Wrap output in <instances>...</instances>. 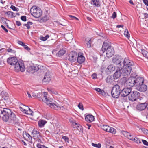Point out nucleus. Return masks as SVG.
Segmentation results:
<instances>
[{"label": "nucleus", "mask_w": 148, "mask_h": 148, "mask_svg": "<svg viewBox=\"0 0 148 148\" xmlns=\"http://www.w3.org/2000/svg\"><path fill=\"white\" fill-rule=\"evenodd\" d=\"M33 68V71L35 72L37 71L39 69V68L38 66H32Z\"/></svg>", "instance_id": "8fccbe9b"}, {"label": "nucleus", "mask_w": 148, "mask_h": 148, "mask_svg": "<svg viewBox=\"0 0 148 148\" xmlns=\"http://www.w3.org/2000/svg\"><path fill=\"white\" fill-rule=\"evenodd\" d=\"M23 136L25 140L29 142L32 141V137L28 133L25 132L23 134Z\"/></svg>", "instance_id": "b1692460"}, {"label": "nucleus", "mask_w": 148, "mask_h": 148, "mask_svg": "<svg viewBox=\"0 0 148 148\" xmlns=\"http://www.w3.org/2000/svg\"><path fill=\"white\" fill-rule=\"evenodd\" d=\"M51 79V77L49 73L47 72L45 75L42 82H43L45 83V84H47L50 81Z\"/></svg>", "instance_id": "6ab92c4d"}, {"label": "nucleus", "mask_w": 148, "mask_h": 148, "mask_svg": "<svg viewBox=\"0 0 148 148\" xmlns=\"http://www.w3.org/2000/svg\"><path fill=\"white\" fill-rule=\"evenodd\" d=\"M122 134L131 140H132V136L130 133L126 131H123L122 132Z\"/></svg>", "instance_id": "bb28decb"}, {"label": "nucleus", "mask_w": 148, "mask_h": 148, "mask_svg": "<svg viewBox=\"0 0 148 148\" xmlns=\"http://www.w3.org/2000/svg\"><path fill=\"white\" fill-rule=\"evenodd\" d=\"M33 138L36 140L40 139V138L39 132L37 130L34 129L32 132Z\"/></svg>", "instance_id": "dca6fc26"}, {"label": "nucleus", "mask_w": 148, "mask_h": 148, "mask_svg": "<svg viewBox=\"0 0 148 148\" xmlns=\"http://www.w3.org/2000/svg\"><path fill=\"white\" fill-rule=\"evenodd\" d=\"M65 38L67 41L71 40L73 39V36L71 34H67L65 36Z\"/></svg>", "instance_id": "c756f323"}, {"label": "nucleus", "mask_w": 148, "mask_h": 148, "mask_svg": "<svg viewBox=\"0 0 148 148\" xmlns=\"http://www.w3.org/2000/svg\"><path fill=\"white\" fill-rule=\"evenodd\" d=\"M106 56L108 57L112 56L114 54V50L112 47L106 50Z\"/></svg>", "instance_id": "aec40b11"}, {"label": "nucleus", "mask_w": 148, "mask_h": 148, "mask_svg": "<svg viewBox=\"0 0 148 148\" xmlns=\"http://www.w3.org/2000/svg\"><path fill=\"white\" fill-rule=\"evenodd\" d=\"M1 27L6 32H8V30L5 28V27L3 25H1Z\"/></svg>", "instance_id": "052dcab7"}, {"label": "nucleus", "mask_w": 148, "mask_h": 148, "mask_svg": "<svg viewBox=\"0 0 148 148\" xmlns=\"http://www.w3.org/2000/svg\"><path fill=\"white\" fill-rule=\"evenodd\" d=\"M116 17V13L114 12L112 14V16H111V18L113 19L115 18Z\"/></svg>", "instance_id": "6e6d98bb"}, {"label": "nucleus", "mask_w": 148, "mask_h": 148, "mask_svg": "<svg viewBox=\"0 0 148 148\" xmlns=\"http://www.w3.org/2000/svg\"><path fill=\"white\" fill-rule=\"evenodd\" d=\"M131 90L130 88L127 87V88H125L121 92V95L122 97H125L130 94Z\"/></svg>", "instance_id": "9d476101"}, {"label": "nucleus", "mask_w": 148, "mask_h": 148, "mask_svg": "<svg viewBox=\"0 0 148 148\" xmlns=\"http://www.w3.org/2000/svg\"><path fill=\"white\" fill-rule=\"evenodd\" d=\"M62 138L64 139L65 142L69 143V138L68 137L66 136H62Z\"/></svg>", "instance_id": "de8ad7c7"}, {"label": "nucleus", "mask_w": 148, "mask_h": 148, "mask_svg": "<svg viewBox=\"0 0 148 148\" xmlns=\"http://www.w3.org/2000/svg\"><path fill=\"white\" fill-rule=\"evenodd\" d=\"M114 78L112 76H109L107 78L106 81L107 83L112 84L114 83Z\"/></svg>", "instance_id": "c85d7f7f"}, {"label": "nucleus", "mask_w": 148, "mask_h": 148, "mask_svg": "<svg viewBox=\"0 0 148 148\" xmlns=\"http://www.w3.org/2000/svg\"><path fill=\"white\" fill-rule=\"evenodd\" d=\"M141 52L143 56L148 59V52L143 49H141Z\"/></svg>", "instance_id": "2f4dec72"}, {"label": "nucleus", "mask_w": 148, "mask_h": 148, "mask_svg": "<svg viewBox=\"0 0 148 148\" xmlns=\"http://www.w3.org/2000/svg\"><path fill=\"white\" fill-rule=\"evenodd\" d=\"M70 122L71 125L74 128H77L79 127L80 125L78 123H77L75 122V121L73 120H70Z\"/></svg>", "instance_id": "cd10ccee"}, {"label": "nucleus", "mask_w": 148, "mask_h": 148, "mask_svg": "<svg viewBox=\"0 0 148 148\" xmlns=\"http://www.w3.org/2000/svg\"><path fill=\"white\" fill-rule=\"evenodd\" d=\"M18 43L21 45L22 46L24 45V44H25L23 42L21 41H18Z\"/></svg>", "instance_id": "680f3d73"}, {"label": "nucleus", "mask_w": 148, "mask_h": 148, "mask_svg": "<svg viewBox=\"0 0 148 148\" xmlns=\"http://www.w3.org/2000/svg\"><path fill=\"white\" fill-rule=\"evenodd\" d=\"M92 1L93 3V5L96 7H98L99 6V0H92Z\"/></svg>", "instance_id": "473e14b6"}, {"label": "nucleus", "mask_w": 148, "mask_h": 148, "mask_svg": "<svg viewBox=\"0 0 148 148\" xmlns=\"http://www.w3.org/2000/svg\"><path fill=\"white\" fill-rule=\"evenodd\" d=\"M10 8L12 9L13 11H18L19 10V9L18 8L15 7V6L12 5Z\"/></svg>", "instance_id": "79ce46f5"}, {"label": "nucleus", "mask_w": 148, "mask_h": 148, "mask_svg": "<svg viewBox=\"0 0 148 148\" xmlns=\"http://www.w3.org/2000/svg\"><path fill=\"white\" fill-rule=\"evenodd\" d=\"M132 140H131L134 141L138 143H141L140 140L137 138L135 137L134 138H133L132 137Z\"/></svg>", "instance_id": "4c0bfd02"}, {"label": "nucleus", "mask_w": 148, "mask_h": 148, "mask_svg": "<svg viewBox=\"0 0 148 148\" xmlns=\"http://www.w3.org/2000/svg\"><path fill=\"white\" fill-rule=\"evenodd\" d=\"M144 15V18H148V14L147 13H145L143 14Z\"/></svg>", "instance_id": "774afa93"}, {"label": "nucleus", "mask_w": 148, "mask_h": 148, "mask_svg": "<svg viewBox=\"0 0 148 148\" xmlns=\"http://www.w3.org/2000/svg\"><path fill=\"white\" fill-rule=\"evenodd\" d=\"M65 53V51L64 50H60L58 53V55L60 56H61L63 55Z\"/></svg>", "instance_id": "e433bc0d"}, {"label": "nucleus", "mask_w": 148, "mask_h": 148, "mask_svg": "<svg viewBox=\"0 0 148 148\" xmlns=\"http://www.w3.org/2000/svg\"><path fill=\"white\" fill-rule=\"evenodd\" d=\"M85 60V58L83 56V54L81 53H78L77 58V62L79 64H82L83 63Z\"/></svg>", "instance_id": "a211bd4d"}, {"label": "nucleus", "mask_w": 148, "mask_h": 148, "mask_svg": "<svg viewBox=\"0 0 148 148\" xmlns=\"http://www.w3.org/2000/svg\"><path fill=\"white\" fill-rule=\"evenodd\" d=\"M49 19V17L47 16H45L42 18V20L43 21L45 22Z\"/></svg>", "instance_id": "603ef678"}, {"label": "nucleus", "mask_w": 148, "mask_h": 148, "mask_svg": "<svg viewBox=\"0 0 148 148\" xmlns=\"http://www.w3.org/2000/svg\"><path fill=\"white\" fill-rule=\"evenodd\" d=\"M111 47L110 42L108 41L104 42L101 48L102 51L104 53Z\"/></svg>", "instance_id": "ddd939ff"}, {"label": "nucleus", "mask_w": 148, "mask_h": 148, "mask_svg": "<svg viewBox=\"0 0 148 148\" xmlns=\"http://www.w3.org/2000/svg\"><path fill=\"white\" fill-rule=\"evenodd\" d=\"M142 141L144 145L148 146V142L147 141L144 140H142Z\"/></svg>", "instance_id": "bf43d9fd"}, {"label": "nucleus", "mask_w": 148, "mask_h": 148, "mask_svg": "<svg viewBox=\"0 0 148 148\" xmlns=\"http://www.w3.org/2000/svg\"><path fill=\"white\" fill-rule=\"evenodd\" d=\"M47 123V121L45 120H41L39 121L38 122V125L40 127H43Z\"/></svg>", "instance_id": "7c9ffc66"}, {"label": "nucleus", "mask_w": 148, "mask_h": 148, "mask_svg": "<svg viewBox=\"0 0 148 148\" xmlns=\"http://www.w3.org/2000/svg\"><path fill=\"white\" fill-rule=\"evenodd\" d=\"M140 95V93L137 91H131L129 96V99L132 101H135L138 98Z\"/></svg>", "instance_id": "6e6552de"}, {"label": "nucleus", "mask_w": 148, "mask_h": 148, "mask_svg": "<svg viewBox=\"0 0 148 148\" xmlns=\"http://www.w3.org/2000/svg\"><path fill=\"white\" fill-rule=\"evenodd\" d=\"M2 99L5 100H7L9 98V95L5 91H3L1 93Z\"/></svg>", "instance_id": "393cba45"}, {"label": "nucleus", "mask_w": 148, "mask_h": 148, "mask_svg": "<svg viewBox=\"0 0 148 148\" xmlns=\"http://www.w3.org/2000/svg\"><path fill=\"white\" fill-rule=\"evenodd\" d=\"M124 34L125 36L128 39L130 37V34L128 30L127 29H126L125 30Z\"/></svg>", "instance_id": "72a5a7b5"}, {"label": "nucleus", "mask_w": 148, "mask_h": 148, "mask_svg": "<svg viewBox=\"0 0 148 148\" xmlns=\"http://www.w3.org/2000/svg\"><path fill=\"white\" fill-rule=\"evenodd\" d=\"M7 63L11 65H14V68L17 71H24L25 68L22 61H18L15 57H10L7 60Z\"/></svg>", "instance_id": "f257e3e1"}, {"label": "nucleus", "mask_w": 148, "mask_h": 148, "mask_svg": "<svg viewBox=\"0 0 148 148\" xmlns=\"http://www.w3.org/2000/svg\"><path fill=\"white\" fill-rule=\"evenodd\" d=\"M69 60L71 62H74L76 60L77 53L75 51H71L69 55Z\"/></svg>", "instance_id": "9b49d317"}, {"label": "nucleus", "mask_w": 148, "mask_h": 148, "mask_svg": "<svg viewBox=\"0 0 148 148\" xmlns=\"http://www.w3.org/2000/svg\"><path fill=\"white\" fill-rule=\"evenodd\" d=\"M33 68L32 66H30L29 67L27 70V71L30 73H34L33 71Z\"/></svg>", "instance_id": "58836bf2"}, {"label": "nucleus", "mask_w": 148, "mask_h": 148, "mask_svg": "<svg viewBox=\"0 0 148 148\" xmlns=\"http://www.w3.org/2000/svg\"><path fill=\"white\" fill-rule=\"evenodd\" d=\"M136 88L138 91L144 92L147 90V86L146 85L143 84L139 87H136Z\"/></svg>", "instance_id": "412c9836"}, {"label": "nucleus", "mask_w": 148, "mask_h": 148, "mask_svg": "<svg viewBox=\"0 0 148 148\" xmlns=\"http://www.w3.org/2000/svg\"><path fill=\"white\" fill-rule=\"evenodd\" d=\"M38 100L40 101H42L45 103L50 107L54 109L58 110L61 108L60 106H58L53 103V100L52 99H50L49 101H48L47 100L44 99V98H42L41 97H40L38 98Z\"/></svg>", "instance_id": "20e7f679"}, {"label": "nucleus", "mask_w": 148, "mask_h": 148, "mask_svg": "<svg viewBox=\"0 0 148 148\" xmlns=\"http://www.w3.org/2000/svg\"><path fill=\"white\" fill-rule=\"evenodd\" d=\"M0 117H2L3 120L5 122L8 121L10 119V114L11 110L6 108H3L0 110Z\"/></svg>", "instance_id": "7ed1b4c3"}, {"label": "nucleus", "mask_w": 148, "mask_h": 148, "mask_svg": "<svg viewBox=\"0 0 148 148\" xmlns=\"http://www.w3.org/2000/svg\"><path fill=\"white\" fill-rule=\"evenodd\" d=\"M92 146L97 148H100L101 147V145L99 144H98L92 143Z\"/></svg>", "instance_id": "c03bdc74"}, {"label": "nucleus", "mask_w": 148, "mask_h": 148, "mask_svg": "<svg viewBox=\"0 0 148 148\" xmlns=\"http://www.w3.org/2000/svg\"><path fill=\"white\" fill-rule=\"evenodd\" d=\"M28 108L29 110L27 111L26 114L32 115L33 113V111L30 110L29 108Z\"/></svg>", "instance_id": "09e8293b"}, {"label": "nucleus", "mask_w": 148, "mask_h": 148, "mask_svg": "<svg viewBox=\"0 0 148 148\" xmlns=\"http://www.w3.org/2000/svg\"><path fill=\"white\" fill-rule=\"evenodd\" d=\"M135 77L130 76L127 79L125 77L123 78L121 80V84L126 87L131 88L135 86Z\"/></svg>", "instance_id": "f03ea898"}, {"label": "nucleus", "mask_w": 148, "mask_h": 148, "mask_svg": "<svg viewBox=\"0 0 148 148\" xmlns=\"http://www.w3.org/2000/svg\"><path fill=\"white\" fill-rule=\"evenodd\" d=\"M121 89L120 87L117 84L115 85L112 88L111 95L113 97L118 98L121 94Z\"/></svg>", "instance_id": "423d86ee"}, {"label": "nucleus", "mask_w": 148, "mask_h": 148, "mask_svg": "<svg viewBox=\"0 0 148 148\" xmlns=\"http://www.w3.org/2000/svg\"><path fill=\"white\" fill-rule=\"evenodd\" d=\"M134 82L135 83V86H136V87H137L143 83L144 79L143 77H138L137 78H136L135 77V81Z\"/></svg>", "instance_id": "f8f14e48"}, {"label": "nucleus", "mask_w": 148, "mask_h": 148, "mask_svg": "<svg viewBox=\"0 0 148 148\" xmlns=\"http://www.w3.org/2000/svg\"><path fill=\"white\" fill-rule=\"evenodd\" d=\"M10 119L11 120H12L14 121L15 122H17V119L16 118V116L15 114L12 112L11 110V113H10V114L9 115Z\"/></svg>", "instance_id": "a878e982"}, {"label": "nucleus", "mask_w": 148, "mask_h": 148, "mask_svg": "<svg viewBox=\"0 0 148 148\" xmlns=\"http://www.w3.org/2000/svg\"><path fill=\"white\" fill-rule=\"evenodd\" d=\"M31 14L36 18L40 17L42 14V12L40 9L39 8L33 6L30 10Z\"/></svg>", "instance_id": "39448f33"}, {"label": "nucleus", "mask_w": 148, "mask_h": 148, "mask_svg": "<svg viewBox=\"0 0 148 148\" xmlns=\"http://www.w3.org/2000/svg\"><path fill=\"white\" fill-rule=\"evenodd\" d=\"M44 96L43 98H44V99L47 100L48 101H49V99H49V98H47V93L46 92H44Z\"/></svg>", "instance_id": "a18cd8bd"}, {"label": "nucleus", "mask_w": 148, "mask_h": 148, "mask_svg": "<svg viewBox=\"0 0 148 148\" xmlns=\"http://www.w3.org/2000/svg\"><path fill=\"white\" fill-rule=\"evenodd\" d=\"M69 17H70V18H71V19L72 20H73V19H76L77 20H78V18H77V17H75V16H72V15H69Z\"/></svg>", "instance_id": "13d9d810"}, {"label": "nucleus", "mask_w": 148, "mask_h": 148, "mask_svg": "<svg viewBox=\"0 0 148 148\" xmlns=\"http://www.w3.org/2000/svg\"><path fill=\"white\" fill-rule=\"evenodd\" d=\"M147 105V103H145L138 104L137 105V109L139 110H144L146 107Z\"/></svg>", "instance_id": "4be33fe9"}, {"label": "nucleus", "mask_w": 148, "mask_h": 148, "mask_svg": "<svg viewBox=\"0 0 148 148\" xmlns=\"http://www.w3.org/2000/svg\"><path fill=\"white\" fill-rule=\"evenodd\" d=\"M33 24V23L31 22H28L27 24H25L23 25L24 26H26L27 29H29L30 28V26Z\"/></svg>", "instance_id": "c9c22d12"}, {"label": "nucleus", "mask_w": 148, "mask_h": 148, "mask_svg": "<svg viewBox=\"0 0 148 148\" xmlns=\"http://www.w3.org/2000/svg\"><path fill=\"white\" fill-rule=\"evenodd\" d=\"M21 18L22 20L24 21H26V17L25 16H21Z\"/></svg>", "instance_id": "4d7b16f0"}, {"label": "nucleus", "mask_w": 148, "mask_h": 148, "mask_svg": "<svg viewBox=\"0 0 148 148\" xmlns=\"http://www.w3.org/2000/svg\"><path fill=\"white\" fill-rule=\"evenodd\" d=\"M144 3L147 6H148V0H143Z\"/></svg>", "instance_id": "e2e57ef3"}, {"label": "nucleus", "mask_w": 148, "mask_h": 148, "mask_svg": "<svg viewBox=\"0 0 148 148\" xmlns=\"http://www.w3.org/2000/svg\"><path fill=\"white\" fill-rule=\"evenodd\" d=\"M142 130L143 132L146 134H148V130L145 128H143L142 129Z\"/></svg>", "instance_id": "5fc2aeb1"}, {"label": "nucleus", "mask_w": 148, "mask_h": 148, "mask_svg": "<svg viewBox=\"0 0 148 148\" xmlns=\"http://www.w3.org/2000/svg\"><path fill=\"white\" fill-rule=\"evenodd\" d=\"M24 48L27 51H29L30 50V49L26 45L24 46Z\"/></svg>", "instance_id": "0e129e2a"}, {"label": "nucleus", "mask_w": 148, "mask_h": 148, "mask_svg": "<svg viewBox=\"0 0 148 148\" xmlns=\"http://www.w3.org/2000/svg\"><path fill=\"white\" fill-rule=\"evenodd\" d=\"M132 70V68L131 66H126L122 69V74L123 76L128 75L130 74Z\"/></svg>", "instance_id": "1a4fd4ad"}, {"label": "nucleus", "mask_w": 148, "mask_h": 148, "mask_svg": "<svg viewBox=\"0 0 148 148\" xmlns=\"http://www.w3.org/2000/svg\"><path fill=\"white\" fill-rule=\"evenodd\" d=\"M13 12L10 11H8L6 12L7 15H8V16H10V15H11V14H12Z\"/></svg>", "instance_id": "338daca9"}, {"label": "nucleus", "mask_w": 148, "mask_h": 148, "mask_svg": "<svg viewBox=\"0 0 148 148\" xmlns=\"http://www.w3.org/2000/svg\"><path fill=\"white\" fill-rule=\"evenodd\" d=\"M109 126L107 125H103L102 127V129L108 132L109 130Z\"/></svg>", "instance_id": "ea45409f"}, {"label": "nucleus", "mask_w": 148, "mask_h": 148, "mask_svg": "<svg viewBox=\"0 0 148 148\" xmlns=\"http://www.w3.org/2000/svg\"><path fill=\"white\" fill-rule=\"evenodd\" d=\"M16 24L17 25L19 26L21 25V23L20 21H16Z\"/></svg>", "instance_id": "69168bd1"}, {"label": "nucleus", "mask_w": 148, "mask_h": 148, "mask_svg": "<svg viewBox=\"0 0 148 148\" xmlns=\"http://www.w3.org/2000/svg\"><path fill=\"white\" fill-rule=\"evenodd\" d=\"M7 51L8 52H11L14 53H15V51L14 50H12L10 48H8L7 49Z\"/></svg>", "instance_id": "864d4df0"}, {"label": "nucleus", "mask_w": 148, "mask_h": 148, "mask_svg": "<svg viewBox=\"0 0 148 148\" xmlns=\"http://www.w3.org/2000/svg\"><path fill=\"white\" fill-rule=\"evenodd\" d=\"M37 147L38 148H48L45 146L41 145L40 144H38L37 145Z\"/></svg>", "instance_id": "37998d69"}, {"label": "nucleus", "mask_w": 148, "mask_h": 148, "mask_svg": "<svg viewBox=\"0 0 148 148\" xmlns=\"http://www.w3.org/2000/svg\"><path fill=\"white\" fill-rule=\"evenodd\" d=\"M78 106L80 109L81 110H83L84 108L82 103H80L78 105Z\"/></svg>", "instance_id": "3c124183"}, {"label": "nucleus", "mask_w": 148, "mask_h": 148, "mask_svg": "<svg viewBox=\"0 0 148 148\" xmlns=\"http://www.w3.org/2000/svg\"><path fill=\"white\" fill-rule=\"evenodd\" d=\"M123 61V60L121 59L119 56H116L114 57L112 60L114 64H116V67L119 68V69H122L123 67V66L121 63Z\"/></svg>", "instance_id": "0eeeda50"}, {"label": "nucleus", "mask_w": 148, "mask_h": 148, "mask_svg": "<svg viewBox=\"0 0 148 148\" xmlns=\"http://www.w3.org/2000/svg\"><path fill=\"white\" fill-rule=\"evenodd\" d=\"M133 62L129 60L128 58H126L124 59L122 64L123 67L125 66H131L133 65Z\"/></svg>", "instance_id": "4468645a"}, {"label": "nucleus", "mask_w": 148, "mask_h": 148, "mask_svg": "<svg viewBox=\"0 0 148 148\" xmlns=\"http://www.w3.org/2000/svg\"><path fill=\"white\" fill-rule=\"evenodd\" d=\"M85 119L86 121L89 122L93 121L94 119V116L92 115L88 114L85 117Z\"/></svg>", "instance_id": "5701e85b"}, {"label": "nucleus", "mask_w": 148, "mask_h": 148, "mask_svg": "<svg viewBox=\"0 0 148 148\" xmlns=\"http://www.w3.org/2000/svg\"><path fill=\"white\" fill-rule=\"evenodd\" d=\"M117 69L115 66L113 65H109L106 69L105 72L107 74H110L115 69Z\"/></svg>", "instance_id": "2eb2a0df"}, {"label": "nucleus", "mask_w": 148, "mask_h": 148, "mask_svg": "<svg viewBox=\"0 0 148 148\" xmlns=\"http://www.w3.org/2000/svg\"><path fill=\"white\" fill-rule=\"evenodd\" d=\"M108 132L112 133L113 134H115L116 132V130L113 128L109 127V130Z\"/></svg>", "instance_id": "f704fd0d"}, {"label": "nucleus", "mask_w": 148, "mask_h": 148, "mask_svg": "<svg viewBox=\"0 0 148 148\" xmlns=\"http://www.w3.org/2000/svg\"><path fill=\"white\" fill-rule=\"evenodd\" d=\"M49 37V35H47L45 37H41L40 38V39L41 40L43 41H45L46 40L47 38Z\"/></svg>", "instance_id": "a19ab883"}, {"label": "nucleus", "mask_w": 148, "mask_h": 148, "mask_svg": "<svg viewBox=\"0 0 148 148\" xmlns=\"http://www.w3.org/2000/svg\"><path fill=\"white\" fill-rule=\"evenodd\" d=\"M87 39L86 38V41H87H87H88V43H87V47H91V39H89V38H88V40H87Z\"/></svg>", "instance_id": "49530a36"}, {"label": "nucleus", "mask_w": 148, "mask_h": 148, "mask_svg": "<svg viewBox=\"0 0 148 148\" xmlns=\"http://www.w3.org/2000/svg\"><path fill=\"white\" fill-rule=\"evenodd\" d=\"M122 69H119V68L116 69V71L114 74V78L115 79H116L120 77L122 73L121 71Z\"/></svg>", "instance_id": "f3484780"}]
</instances>
